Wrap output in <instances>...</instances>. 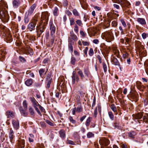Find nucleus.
Wrapping results in <instances>:
<instances>
[{
    "label": "nucleus",
    "mask_w": 148,
    "mask_h": 148,
    "mask_svg": "<svg viewBox=\"0 0 148 148\" xmlns=\"http://www.w3.org/2000/svg\"><path fill=\"white\" fill-rule=\"evenodd\" d=\"M143 121L145 123H147L148 122V114H145L143 116Z\"/></svg>",
    "instance_id": "obj_25"
},
{
    "label": "nucleus",
    "mask_w": 148,
    "mask_h": 148,
    "mask_svg": "<svg viewBox=\"0 0 148 148\" xmlns=\"http://www.w3.org/2000/svg\"><path fill=\"white\" fill-rule=\"evenodd\" d=\"M74 30L76 33L78 32V27L77 25H75V26Z\"/></svg>",
    "instance_id": "obj_53"
},
{
    "label": "nucleus",
    "mask_w": 148,
    "mask_h": 148,
    "mask_svg": "<svg viewBox=\"0 0 148 148\" xmlns=\"http://www.w3.org/2000/svg\"><path fill=\"white\" fill-rule=\"evenodd\" d=\"M37 22V19L34 18L28 24L27 26V29L30 32H32L35 30Z\"/></svg>",
    "instance_id": "obj_7"
},
{
    "label": "nucleus",
    "mask_w": 148,
    "mask_h": 148,
    "mask_svg": "<svg viewBox=\"0 0 148 148\" xmlns=\"http://www.w3.org/2000/svg\"><path fill=\"white\" fill-rule=\"evenodd\" d=\"M103 66L104 72H106L107 71V66L105 63L103 62Z\"/></svg>",
    "instance_id": "obj_44"
},
{
    "label": "nucleus",
    "mask_w": 148,
    "mask_h": 148,
    "mask_svg": "<svg viewBox=\"0 0 148 148\" xmlns=\"http://www.w3.org/2000/svg\"><path fill=\"white\" fill-rule=\"evenodd\" d=\"M28 51L29 52V53L30 54V55H32L33 54V51L32 49H31L29 48L28 49Z\"/></svg>",
    "instance_id": "obj_58"
},
{
    "label": "nucleus",
    "mask_w": 148,
    "mask_h": 148,
    "mask_svg": "<svg viewBox=\"0 0 148 148\" xmlns=\"http://www.w3.org/2000/svg\"><path fill=\"white\" fill-rule=\"evenodd\" d=\"M111 108L114 112H116V107L113 104L111 105Z\"/></svg>",
    "instance_id": "obj_46"
},
{
    "label": "nucleus",
    "mask_w": 148,
    "mask_h": 148,
    "mask_svg": "<svg viewBox=\"0 0 148 148\" xmlns=\"http://www.w3.org/2000/svg\"><path fill=\"white\" fill-rule=\"evenodd\" d=\"M128 134L129 137L131 138H134V136L136 135V133L135 132L132 131L130 132Z\"/></svg>",
    "instance_id": "obj_28"
},
{
    "label": "nucleus",
    "mask_w": 148,
    "mask_h": 148,
    "mask_svg": "<svg viewBox=\"0 0 148 148\" xmlns=\"http://www.w3.org/2000/svg\"><path fill=\"white\" fill-rule=\"evenodd\" d=\"M137 21L141 25H145L146 24L145 20L144 18H137Z\"/></svg>",
    "instance_id": "obj_19"
},
{
    "label": "nucleus",
    "mask_w": 148,
    "mask_h": 148,
    "mask_svg": "<svg viewBox=\"0 0 148 148\" xmlns=\"http://www.w3.org/2000/svg\"><path fill=\"white\" fill-rule=\"evenodd\" d=\"M49 14L47 12H42L41 16L42 21L45 20V22H47L48 20Z\"/></svg>",
    "instance_id": "obj_10"
},
{
    "label": "nucleus",
    "mask_w": 148,
    "mask_h": 148,
    "mask_svg": "<svg viewBox=\"0 0 148 148\" xmlns=\"http://www.w3.org/2000/svg\"><path fill=\"white\" fill-rule=\"evenodd\" d=\"M129 96L131 99H134L135 102H136L138 99V95L136 92L131 93L129 95Z\"/></svg>",
    "instance_id": "obj_13"
},
{
    "label": "nucleus",
    "mask_w": 148,
    "mask_h": 148,
    "mask_svg": "<svg viewBox=\"0 0 148 148\" xmlns=\"http://www.w3.org/2000/svg\"><path fill=\"white\" fill-rule=\"evenodd\" d=\"M82 42L83 45L84 46H87L89 45V43L87 42L83 41H82Z\"/></svg>",
    "instance_id": "obj_59"
},
{
    "label": "nucleus",
    "mask_w": 148,
    "mask_h": 148,
    "mask_svg": "<svg viewBox=\"0 0 148 148\" xmlns=\"http://www.w3.org/2000/svg\"><path fill=\"white\" fill-rule=\"evenodd\" d=\"M71 77L72 79V83L73 84H75L76 81L77 82H78L79 81V78L78 76L76 74L75 71H74L73 72Z\"/></svg>",
    "instance_id": "obj_9"
},
{
    "label": "nucleus",
    "mask_w": 148,
    "mask_h": 148,
    "mask_svg": "<svg viewBox=\"0 0 148 148\" xmlns=\"http://www.w3.org/2000/svg\"><path fill=\"white\" fill-rule=\"evenodd\" d=\"M77 73L80 77L81 79H83L84 77V76L83 74L82 71L81 70L79 69Z\"/></svg>",
    "instance_id": "obj_24"
},
{
    "label": "nucleus",
    "mask_w": 148,
    "mask_h": 148,
    "mask_svg": "<svg viewBox=\"0 0 148 148\" xmlns=\"http://www.w3.org/2000/svg\"><path fill=\"white\" fill-rule=\"evenodd\" d=\"M19 59L21 62L23 63L25 62L26 61V60L25 58L21 56H19Z\"/></svg>",
    "instance_id": "obj_35"
},
{
    "label": "nucleus",
    "mask_w": 148,
    "mask_h": 148,
    "mask_svg": "<svg viewBox=\"0 0 148 148\" xmlns=\"http://www.w3.org/2000/svg\"><path fill=\"white\" fill-rule=\"evenodd\" d=\"M68 47L69 50L71 52H72L73 51V48L72 43H70Z\"/></svg>",
    "instance_id": "obj_33"
},
{
    "label": "nucleus",
    "mask_w": 148,
    "mask_h": 148,
    "mask_svg": "<svg viewBox=\"0 0 148 148\" xmlns=\"http://www.w3.org/2000/svg\"><path fill=\"white\" fill-rule=\"evenodd\" d=\"M51 42L52 45H53L54 43V41L55 39L54 37L53 36H51Z\"/></svg>",
    "instance_id": "obj_54"
},
{
    "label": "nucleus",
    "mask_w": 148,
    "mask_h": 148,
    "mask_svg": "<svg viewBox=\"0 0 148 148\" xmlns=\"http://www.w3.org/2000/svg\"><path fill=\"white\" fill-rule=\"evenodd\" d=\"M30 137L29 138V140L30 142H33L34 141V135L32 134H29Z\"/></svg>",
    "instance_id": "obj_29"
},
{
    "label": "nucleus",
    "mask_w": 148,
    "mask_h": 148,
    "mask_svg": "<svg viewBox=\"0 0 148 148\" xmlns=\"http://www.w3.org/2000/svg\"><path fill=\"white\" fill-rule=\"evenodd\" d=\"M58 9L57 7H55L54 9L53 10V14L55 16H57L58 15Z\"/></svg>",
    "instance_id": "obj_31"
},
{
    "label": "nucleus",
    "mask_w": 148,
    "mask_h": 148,
    "mask_svg": "<svg viewBox=\"0 0 148 148\" xmlns=\"http://www.w3.org/2000/svg\"><path fill=\"white\" fill-rule=\"evenodd\" d=\"M120 21L123 27H125L127 26V25L124 20L123 19H121Z\"/></svg>",
    "instance_id": "obj_50"
},
{
    "label": "nucleus",
    "mask_w": 148,
    "mask_h": 148,
    "mask_svg": "<svg viewBox=\"0 0 148 148\" xmlns=\"http://www.w3.org/2000/svg\"><path fill=\"white\" fill-rule=\"evenodd\" d=\"M6 115L8 118H12L14 116V113L11 111H8L6 112Z\"/></svg>",
    "instance_id": "obj_21"
},
{
    "label": "nucleus",
    "mask_w": 148,
    "mask_h": 148,
    "mask_svg": "<svg viewBox=\"0 0 148 148\" xmlns=\"http://www.w3.org/2000/svg\"><path fill=\"white\" fill-rule=\"evenodd\" d=\"M20 111L23 114H24V116H26V113H25V110L24 109V110H23L22 109V108H20Z\"/></svg>",
    "instance_id": "obj_45"
},
{
    "label": "nucleus",
    "mask_w": 148,
    "mask_h": 148,
    "mask_svg": "<svg viewBox=\"0 0 148 148\" xmlns=\"http://www.w3.org/2000/svg\"><path fill=\"white\" fill-rule=\"evenodd\" d=\"M72 12L73 14L75 16H79V14L77 10L75 9H74L73 10Z\"/></svg>",
    "instance_id": "obj_32"
},
{
    "label": "nucleus",
    "mask_w": 148,
    "mask_h": 148,
    "mask_svg": "<svg viewBox=\"0 0 148 148\" xmlns=\"http://www.w3.org/2000/svg\"><path fill=\"white\" fill-rule=\"evenodd\" d=\"M45 122L47 123L49 125L51 126H53V124L52 122H51L50 121L48 120H45Z\"/></svg>",
    "instance_id": "obj_51"
},
{
    "label": "nucleus",
    "mask_w": 148,
    "mask_h": 148,
    "mask_svg": "<svg viewBox=\"0 0 148 148\" xmlns=\"http://www.w3.org/2000/svg\"><path fill=\"white\" fill-rule=\"evenodd\" d=\"M114 3H116L120 4L122 8H124L126 7H128L130 5L129 2L127 0H112Z\"/></svg>",
    "instance_id": "obj_5"
},
{
    "label": "nucleus",
    "mask_w": 148,
    "mask_h": 148,
    "mask_svg": "<svg viewBox=\"0 0 148 148\" xmlns=\"http://www.w3.org/2000/svg\"><path fill=\"white\" fill-rule=\"evenodd\" d=\"M14 134V133L13 130L11 128L10 129L9 132V137L10 139V141L12 144L14 143L15 142V136Z\"/></svg>",
    "instance_id": "obj_11"
},
{
    "label": "nucleus",
    "mask_w": 148,
    "mask_h": 148,
    "mask_svg": "<svg viewBox=\"0 0 148 148\" xmlns=\"http://www.w3.org/2000/svg\"><path fill=\"white\" fill-rule=\"evenodd\" d=\"M50 29L51 30V36H53L55 32L56 27L52 23H50Z\"/></svg>",
    "instance_id": "obj_15"
},
{
    "label": "nucleus",
    "mask_w": 148,
    "mask_h": 148,
    "mask_svg": "<svg viewBox=\"0 0 148 148\" xmlns=\"http://www.w3.org/2000/svg\"><path fill=\"white\" fill-rule=\"evenodd\" d=\"M70 36L71 37V38L73 40L76 41L78 39L77 37L74 34L73 31L70 32Z\"/></svg>",
    "instance_id": "obj_23"
},
{
    "label": "nucleus",
    "mask_w": 148,
    "mask_h": 148,
    "mask_svg": "<svg viewBox=\"0 0 148 148\" xmlns=\"http://www.w3.org/2000/svg\"><path fill=\"white\" fill-rule=\"evenodd\" d=\"M75 58L74 57H72L71 58V63L73 64H75Z\"/></svg>",
    "instance_id": "obj_47"
},
{
    "label": "nucleus",
    "mask_w": 148,
    "mask_h": 148,
    "mask_svg": "<svg viewBox=\"0 0 148 148\" xmlns=\"http://www.w3.org/2000/svg\"><path fill=\"white\" fill-rule=\"evenodd\" d=\"M29 99L32 103V105L35 108V110L37 111L38 114L40 115H42V114L39 110L38 108L37 107L39 105L38 101L36 100L35 98L34 97H30Z\"/></svg>",
    "instance_id": "obj_6"
},
{
    "label": "nucleus",
    "mask_w": 148,
    "mask_h": 148,
    "mask_svg": "<svg viewBox=\"0 0 148 148\" xmlns=\"http://www.w3.org/2000/svg\"><path fill=\"white\" fill-rule=\"evenodd\" d=\"M21 2L19 0H14L12 2L13 6L14 8H17L20 5Z\"/></svg>",
    "instance_id": "obj_17"
},
{
    "label": "nucleus",
    "mask_w": 148,
    "mask_h": 148,
    "mask_svg": "<svg viewBox=\"0 0 148 148\" xmlns=\"http://www.w3.org/2000/svg\"><path fill=\"white\" fill-rule=\"evenodd\" d=\"M77 24L79 26H82L83 24L82 21L79 20H78L76 21Z\"/></svg>",
    "instance_id": "obj_39"
},
{
    "label": "nucleus",
    "mask_w": 148,
    "mask_h": 148,
    "mask_svg": "<svg viewBox=\"0 0 148 148\" xmlns=\"http://www.w3.org/2000/svg\"><path fill=\"white\" fill-rule=\"evenodd\" d=\"M84 72L85 75L87 77L90 74L89 72L87 69H85L84 71Z\"/></svg>",
    "instance_id": "obj_42"
},
{
    "label": "nucleus",
    "mask_w": 148,
    "mask_h": 148,
    "mask_svg": "<svg viewBox=\"0 0 148 148\" xmlns=\"http://www.w3.org/2000/svg\"><path fill=\"white\" fill-rule=\"evenodd\" d=\"M36 7V5L35 4H33L30 7V9L34 11V9H35Z\"/></svg>",
    "instance_id": "obj_61"
},
{
    "label": "nucleus",
    "mask_w": 148,
    "mask_h": 148,
    "mask_svg": "<svg viewBox=\"0 0 148 148\" xmlns=\"http://www.w3.org/2000/svg\"><path fill=\"white\" fill-rule=\"evenodd\" d=\"M29 112L32 115H34V112L33 109L32 108L30 107L29 108Z\"/></svg>",
    "instance_id": "obj_41"
},
{
    "label": "nucleus",
    "mask_w": 148,
    "mask_h": 148,
    "mask_svg": "<svg viewBox=\"0 0 148 148\" xmlns=\"http://www.w3.org/2000/svg\"><path fill=\"white\" fill-rule=\"evenodd\" d=\"M69 20L71 25H73L75 24L74 19L73 18H70Z\"/></svg>",
    "instance_id": "obj_38"
},
{
    "label": "nucleus",
    "mask_w": 148,
    "mask_h": 148,
    "mask_svg": "<svg viewBox=\"0 0 148 148\" xmlns=\"http://www.w3.org/2000/svg\"><path fill=\"white\" fill-rule=\"evenodd\" d=\"M51 75L50 73H49L47 75L46 78L47 81H51L52 79L51 78Z\"/></svg>",
    "instance_id": "obj_37"
},
{
    "label": "nucleus",
    "mask_w": 148,
    "mask_h": 148,
    "mask_svg": "<svg viewBox=\"0 0 148 148\" xmlns=\"http://www.w3.org/2000/svg\"><path fill=\"white\" fill-rule=\"evenodd\" d=\"M112 25L113 27H116L117 25V22L115 21H112Z\"/></svg>",
    "instance_id": "obj_52"
},
{
    "label": "nucleus",
    "mask_w": 148,
    "mask_h": 148,
    "mask_svg": "<svg viewBox=\"0 0 148 148\" xmlns=\"http://www.w3.org/2000/svg\"><path fill=\"white\" fill-rule=\"evenodd\" d=\"M99 143L100 144L104 145L105 146H107L109 143V140L104 138L100 139L99 140Z\"/></svg>",
    "instance_id": "obj_14"
},
{
    "label": "nucleus",
    "mask_w": 148,
    "mask_h": 148,
    "mask_svg": "<svg viewBox=\"0 0 148 148\" xmlns=\"http://www.w3.org/2000/svg\"><path fill=\"white\" fill-rule=\"evenodd\" d=\"M45 26L42 25L41 24L37 26L36 27V32L37 34H41L44 32L43 30L45 29Z\"/></svg>",
    "instance_id": "obj_12"
},
{
    "label": "nucleus",
    "mask_w": 148,
    "mask_h": 148,
    "mask_svg": "<svg viewBox=\"0 0 148 148\" xmlns=\"http://www.w3.org/2000/svg\"><path fill=\"white\" fill-rule=\"evenodd\" d=\"M0 31L3 36L6 37L8 42H10L12 41L11 35L8 28L3 25H0Z\"/></svg>",
    "instance_id": "obj_2"
},
{
    "label": "nucleus",
    "mask_w": 148,
    "mask_h": 148,
    "mask_svg": "<svg viewBox=\"0 0 148 148\" xmlns=\"http://www.w3.org/2000/svg\"><path fill=\"white\" fill-rule=\"evenodd\" d=\"M87 136L88 138H90L93 137L94 136V134L92 133V132H90L88 133L87 135Z\"/></svg>",
    "instance_id": "obj_40"
},
{
    "label": "nucleus",
    "mask_w": 148,
    "mask_h": 148,
    "mask_svg": "<svg viewBox=\"0 0 148 148\" xmlns=\"http://www.w3.org/2000/svg\"><path fill=\"white\" fill-rule=\"evenodd\" d=\"M8 8V6L6 2L4 0H1L0 1V18L4 22H7L9 18L7 10Z\"/></svg>",
    "instance_id": "obj_1"
},
{
    "label": "nucleus",
    "mask_w": 148,
    "mask_h": 148,
    "mask_svg": "<svg viewBox=\"0 0 148 148\" xmlns=\"http://www.w3.org/2000/svg\"><path fill=\"white\" fill-rule=\"evenodd\" d=\"M74 53L75 55L77 56H79V53L76 50H74Z\"/></svg>",
    "instance_id": "obj_57"
},
{
    "label": "nucleus",
    "mask_w": 148,
    "mask_h": 148,
    "mask_svg": "<svg viewBox=\"0 0 148 148\" xmlns=\"http://www.w3.org/2000/svg\"><path fill=\"white\" fill-rule=\"evenodd\" d=\"M45 71V69H41L39 70V73L41 77H42V74L44 73Z\"/></svg>",
    "instance_id": "obj_36"
},
{
    "label": "nucleus",
    "mask_w": 148,
    "mask_h": 148,
    "mask_svg": "<svg viewBox=\"0 0 148 148\" xmlns=\"http://www.w3.org/2000/svg\"><path fill=\"white\" fill-rule=\"evenodd\" d=\"M69 119L70 121L73 123L75 124L76 123L75 121L73 119L72 117L71 116L69 117Z\"/></svg>",
    "instance_id": "obj_49"
},
{
    "label": "nucleus",
    "mask_w": 148,
    "mask_h": 148,
    "mask_svg": "<svg viewBox=\"0 0 148 148\" xmlns=\"http://www.w3.org/2000/svg\"><path fill=\"white\" fill-rule=\"evenodd\" d=\"M33 83V79H32L27 80L25 82V84L27 86L31 85Z\"/></svg>",
    "instance_id": "obj_22"
},
{
    "label": "nucleus",
    "mask_w": 148,
    "mask_h": 148,
    "mask_svg": "<svg viewBox=\"0 0 148 148\" xmlns=\"http://www.w3.org/2000/svg\"><path fill=\"white\" fill-rule=\"evenodd\" d=\"M132 116L135 119H139L142 118L143 114L142 113L139 112L135 114H133L132 115Z\"/></svg>",
    "instance_id": "obj_18"
},
{
    "label": "nucleus",
    "mask_w": 148,
    "mask_h": 148,
    "mask_svg": "<svg viewBox=\"0 0 148 148\" xmlns=\"http://www.w3.org/2000/svg\"><path fill=\"white\" fill-rule=\"evenodd\" d=\"M119 30L121 31V34H124V32L123 31V29L122 28V27L121 26H120L119 27Z\"/></svg>",
    "instance_id": "obj_60"
},
{
    "label": "nucleus",
    "mask_w": 148,
    "mask_h": 148,
    "mask_svg": "<svg viewBox=\"0 0 148 148\" xmlns=\"http://www.w3.org/2000/svg\"><path fill=\"white\" fill-rule=\"evenodd\" d=\"M76 110V112L78 113L82 111V108L81 106L77 107Z\"/></svg>",
    "instance_id": "obj_43"
},
{
    "label": "nucleus",
    "mask_w": 148,
    "mask_h": 148,
    "mask_svg": "<svg viewBox=\"0 0 148 148\" xmlns=\"http://www.w3.org/2000/svg\"><path fill=\"white\" fill-rule=\"evenodd\" d=\"M18 143L21 146H23L25 145V141L24 140L20 139L18 140Z\"/></svg>",
    "instance_id": "obj_27"
},
{
    "label": "nucleus",
    "mask_w": 148,
    "mask_h": 148,
    "mask_svg": "<svg viewBox=\"0 0 148 148\" xmlns=\"http://www.w3.org/2000/svg\"><path fill=\"white\" fill-rule=\"evenodd\" d=\"M91 119V117H89L86 120L85 124L86 126L88 127L89 126L90 124V122Z\"/></svg>",
    "instance_id": "obj_30"
},
{
    "label": "nucleus",
    "mask_w": 148,
    "mask_h": 148,
    "mask_svg": "<svg viewBox=\"0 0 148 148\" xmlns=\"http://www.w3.org/2000/svg\"><path fill=\"white\" fill-rule=\"evenodd\" d=\"M38 106L39 107V108L40 109V110L42 112H44L45 111V109H44V108L42 107L39 104Z\"/></svg>",
    "instance_id": "obj_55"
},
{
    "label": "nucleus",
    "mask_w": 148,
    "mask_h": 148,
    "mask_svg": "<svg viewBox=\"0 0 148 148\" xmlns=\"http://www.w3.org/2000/svg\"><path fill=\"white\" fill-rule=\"evenodd\" d=\"M59 134L60 137L62 138H64L66 136L65 131L63 130H61L59 131Z\"/></svg>",
    "instance_id": "obj_20"
},
{
    "label": "nucleus",
    "mask_w": 148,
    "mask_h": 148,
    "mask_svg": "<svg viewBox=\"0 0 148 148\" xmlns=\"http://www.w3.org/2000/svg\"><path fill=\"white\" fill-rule=\"evenodd\" d=\"M103 35L105 37L106 40L110 42L113 40L114 37L111 30L107 31L103 34Z\"/></svg>",
    "instance_id": "obj_4"
},
{
    "label": "nucleus",
    "mask_w": 148,
    "mask_h": 148,
    "mask_svg": "<svg viewBox=\"0 0 148 148\" xmlns=\"http://www.w3.org/2000/svg\"><path fill=\"white\" fill-rule=\"evenodd\" d=\"M114 7L117 9H118L119 8V6L118 5L114 4L113 5Z\"/></svg>",
    "instance_id": "obj_63"
},
{
    "label": "nucleus",
    "mask_w": 148,
    "mask_h": 148,
    "mask_svg": "<svg viewBox=\"0 0 148 148\" xmlns=\"http://www.w3.org/2000/svg\"><path fill=\"white\" fill-rule=\"evenodd\" d=\"M114 53L115 56H114L112 57V61L113 62V64L115 65H117L119 64V62L118 60L116 58V57L119 58L120 57V56L119 54V52L118 50H115L114 51Z\"/></svg>",
    "instance_id": "obj_8"
},
{
    "label": "nucleus",
    "mask_w": 148,
    "mask_h": 148,
    "mask_svg": "<svg viewBox=\"0 0 148 148\" xmlns=\"http://www.w3.org/2000/svg\"><path fill=\"white\" fill-rule=\"evenodd\" d=\"M93 53L94 51L93 49L92 48H90L89 51V55L90 56H92L93 55Z\"/></svg>",
    "instance_id": "obj_48"
},
{
    "label": "nucleus",
    "mask_w": 148,
    "mask_h": 148,
    "mask_svg": "<svg viewBox=\"0 0 148 148\" xmlns=\"http://www.w3.org/2000/svg\"><path fill=\"white\" fill-rule=\"evenodd\" d=\"M47 85L46 87L49 88L50 86L51 82V81H47Z\"/></svg>",
    "instance_id": "obj_62"
},
{
    "label": "nucleus",
    "mask_w": 148,
    "mask_h": 148,
    "mask_svg": "<svg viewBox=\"0 0 148 148\" xmlns=\"http://www.w3.org/2000/svg\"><path fill=\"white\" fill-rule=\"evenodd\" d=\"M108 115L110 119L113 120L114 119V115L112 112H108Z\"/></svg>",
    "instance_id": "obj_34"
},
{
    "label": "nucleus",
    "mask_w": 148,
    "mask_h": 148,
    "mask_svg": "<svg viewBox=\"0 0 148 148\" xmlns=\"http://www.w3.org/2000/svg\"><path fill=\"white\" fill-rule=\"evenodd\" d=\"M29 18L27 16H25L24 19L25 23H27L29 22Z\"/></svg>",
    "instance_id": "obj_56"
},
{
    "label": "nucleus",
    "mask_w": 148,
    "mask_h": 148,
    "mask_svg": "<svg viewBox=\"0 0 148 148\" xmlns=\"http://www.w3.org/2000/svg\"><path fill=\"white\" fill-rule=\"evenodd\" d=\"M65 13L67 15L69 16L72 15L71 13L69 10H66Z\"/></svg>",
    "instance_id": "obj_64"
},
{
    "label": "nucleus",
    "mask_w": 148,
    "mask_h": 148,
    "mask_svg": "<svg viewBox=\"0 0 148 148\" xmlns=\"http://www.w3.org/2000/svg\"><path fill=\"white\" fill-rule=\"evenodd\" d=\"M23 105L25 110H26L27 109V103L26 100H25L23 101Z\"/></svg>",
    "instance_id": "obj_26"
},
{
    "label": "nucleus",
    "mask_w": 148,
    "mask_h": 148,
    "mask_svg": "<svg viewBox=\"0 0 148 148\" xmlns=\"http://www.w3.org/2000/svg\"><path fill=\"white\" fill-rule=\"evenodd\" d=\"M12 124L15 129L17 130L18 129L19 123L18 120H13L12 121Z\"/></svg>",
    "instance_id": "obj_16"
},
{
    "label": "nucleus",
    "mask_w": 148,
    "mask_h": 148,
    "mask_svg": "<svg viewBox=\"0 0 148 148\" xmlns=\"http://www.w3.org/2000/svg\"><path fill=\"white\" fill-rule=\"evenodd\" d=\"M0 31L3 36L6 37L8 42H10L12 41L11 35L8 28L3 25H0Z\"/></svg>",
    "instance_id": "obj_3"
}]
</instances>
